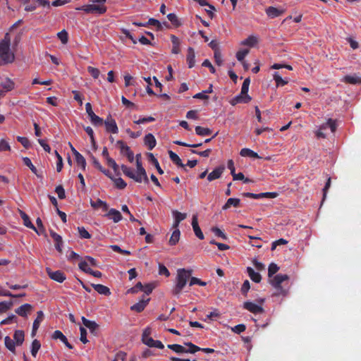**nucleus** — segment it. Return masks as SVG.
<instances>
[{
    "label": "nucleus",
    "mask_w": 361,
    "mask_h": 361,
    "mask_svg": "<svg viewBox=\"0 0 361 361\" xmlns=\"http://www.w3.org/2000/svg\"><path fill=\"white\" fill-rule=\"evenodd\" d=\"M141 155H136V170H133L126 165H121V168L123 173L128 178L133 179L137 183H148L149 179L147 175V172L142 166L140 161Z\"/></svg>",
    "instance_id": "nucleus-1"
},
{
    "label": "nucleus",
    "mask_w": 361,
    "mask_h": 361,
    "mask_svg": "<svg viewBox=\"0 0 361 361\" xmlns=\"http://www.w3.org/2000/svg\"><path fill=\"white\" fill-rule=\"evenodd\" d=\"M6 35L4 38L0 41V66H3L14 61V54L10 49V39Z\"/></svg>",
    "instance_id": "nucleus-2"
},
{
    "label": "nucleus",
    "mask_w": 361,
    "mask_h": 361,
    "mask_svg": "<svg viewBox=\"0 0 361 361\" xmlns=\"http://www.w3.org/2000/svg\"><path fill=\"white\" fill-rule=\"evenodd\" d=\"M191 271L185 269H179L177 270V276L175 280V286L172 290V294L178 295L183 288L185 286L188 281L190 278Z\"/></svg>",
    "instance_id": "nucleus-3"
},
{
    "label": "nucleus",
    "mask_w": 361,
    "mask_h": 361,
    "mask_svg": "<svg viewBox=\"0 0 361 361\" xmlns=\"http://www.w3.org/2000/svg\"><path fill=\"white\" fill-rule=\"evenodd\" d=\"M288 280L286 274H277L270 279L271 285L275 288V295H286L288 290V288H283L282 283Z\"/></svg>",
    "instance_id": "nucleus-4"
},
{
    "label": "nucleus",
    "mask_w": 361,
    "mask_h": 361,
    "mask_svg": "<svg viewBox=\"0 0 361 361\" xmlns=\"http://www.w3.org/2000/svg\"><path fill=\"white\" fill-rule=\"evenodd\" d=\"M185 345L188 347V348L183 345L179 344H169L167 347L177 353H192L194 354L197 351H200V348L195 345V344L188 342L185 343Z\"/></svg>",
    "instance_id": "nucleus-5"
},
{
    "label": "nucleus",
    "mask_w": 361,
    "mask_h": 361,
    "mask_svg": "<svg viewBox=\"0 0 361 361\" xmlns=\"http://www.w3.org/2000/svg\"><path fill=\"white\" fill-rule=\"evenodd\" d=\"M77 10H82L87 13H97L103 14L106 11V7L103 4H98L92 3V4L83 6L80 8H77Z\"/></svg>",
    "instance_id": "nucleus-6"
},
{
    "label": "nucleus",
    "mask_w": 361,
    "mask_h": 361,
    "mask_svg": "<svg viewBox=\"0 0 361 361\" xmlns=\"http://www.w3.org/2000/svg\"><path fill=\"white\" fill-rule=\"evenodd\" d=\"M85 109L88 116L90 118L91 123L93 125L101 126L103 124L102 118H101L94 113L90 103L88 102L85 104Z\"/></svg>",
    "instance_id": "nucleus-7"
},
{
    "label": "nucleus",
    "mask_w": 361,
    "mask_h": 361,
    "mask_svg": "<svg viewBox=\"0 0 361 361\" xmlns=\"http://www.w3.org/2000/svg\"><path fill=\"white\" fill-rule=\"evenodd\" d=\"M46 271L49 278L59 283L63 282L66 277L61 271H52L50 268H46Z\"/></svg>",
    "instance_id": "nucleus-8"
},
{
    "label": "nucleus",
    "mask_w": 361,
    "mask_h": 361,
    "mask_svg": "<svg viewBox=\"0 0 361 361\" xmlns=\"http://www.w3.org/2000/svg\"><path fill=\"white\" fill-rule=\"evenodd\" d=\"M243 308L253 314H260L264 312L261 305H257L250 301L245 302L243 303Z\"/></svg>",
    "instance_id": "nucleus-9"
},
{
    "label": "nucleus",
    "mask_w": 361,
    "mask_h": 361,
    "mask_svg": "<svg viewBox=\"0 0 361 361\" xmlns=\"http://www.w3.org/2000/svg\"><path fill=\"white\" fill-rule=\"evenodd\" d=\"M151 329L149 327H147L144 329L142 336V341L143 343H145L146 345L152 348L155 340H154L151 336Z\"/></svg>",
    "instance_id": "nucleus-10"
},
{
    "label": "nucleus",
    "mask_w": 361,
    "mask_h": 361,
    "mask_svg": "<svg viewBox=\"0 0 361 361\" xmlns=\"http://www.w3.org/2000/svg\"><path fill=\"white\" fill-rule=\"evenodd\" d=\"M106 129L108 132L116 134L118 132V126L114 119L111 117L107 118L104 121Z\"/></svg>",
    "instance_id": "nucleus-11"
},
{
    "label": "nucleus",
    "mask_w": 361,
    "mask_h": 361,
    "mask_svg": "<svg viewBox=\"0 0 361 361\" xmlns=\"http://www.w3.org/2000/svg\"><path fill=\"white\" fill-rule=\"evenodd\" d=\"M172 214L174 219V222L173 224L172 228H178L180 222L186 218L187 214L185 213H181L177 210L173 211Z\"/></svg>",
    "instance_id": "nucleus-12"
},
{
    "label": "nucleus",
    "mask_w": 361,
    "mask_h": 361,
    "mask_svg": "<svg viewBox=\"0 0 361 361\" xmlns=\"http://www.w3.org/2000/svg\"><path fill=\"white\" fill-rule=\"evenodd\" d=\"M192 226L195 235L200 240L204 239V236L199 226L197 216L196 214L192 216Z\"/></svg>",
    "instance_id": "nucleus-13"
},
{
    "label": "nucleus",
    "mask_w": 361,
    "mask_h": 361,
    "mask_svg": "<svg viewBox=\"0 0 361 361\" xmlns=\"http://www.w3.org/2000/svg\"><path fill=\"white\" fill-rule=\"evenodd\" d=\"M224 169H225V168L223 166L216 168L211 173H209L208 174L207 180L209 182H211L212 180L219 178L221 176L222 173H224Z\"/></svg>",
    "instance_id": "nucleus-14"
},
{
    "label": "nucleus",
    "mask_w": 361,
    "mask_h": 361,
    "mask_svg": "<svg viewBox=\"0 0 361 361\" xmlns=\"http://www.w3.org/2000/svg\"><path fill=\"white\" fill-rule=\"evenodd\" d=\"M53 339H59L61 342H63L66 346L68 349H73V345L70 344L68 341L66 337L63 334V333L59 330H56L52 334Z\"/></svg>",
    "instance_id": "nucleus-15"
},
{
    "label": "nucleus",
    "mask_w": 361,
    "mask_h": 361,
    "mask_svg": "<svg viewBox=\"0 0 361 361\" xmlns=\"http://www.w3.org/2000/svg\"><path fill=\"white\" fill-rule=\"evenodd\" d=\"M32 306L30 304L26 303L17 308L15 310V312L16 314L21 317H27V314L30 313L32 311Z\"/></svg>",
    "instance_id": "nucleus-16"
},
{
    "label": "nucleus",
    "mask_w": 361,
    "mask_h": 361,
    "mask_svg": "<svg viewBox=\"0 0 361 361\" xmlns=\"http://www.w3.org/2000/svg\"><path fill=\"white\" fill-rule=\"evenodd\" d=\"M149 301V298H143L138 302H137L136 304L132 305L130 307V310H133V311H135L137 312H141L142 311L144 310V309L147 306V305Z\"/></svg>",
    "instance_id": "nucleus-17"
},
{
    "label": "nucleus",
    "mask_w": 361,
    "mask_h": 361,
    "mask_svg": "<svg viewBox=\"0 0 361 361\" xmlns=\"http://www.w3.org/2000/svg\"><path fill=\"white\" fill-rule=\"evenodd\" d=\"M44 318V314L42 311L37 312V318L35 319L32 325V336H35L37 329L39 327L40 323L42 322Z\"/></svg>",
    "instance_id": "nucleus-18"
},
{
    "label": "nucleus",
    "mask_w": 361,
    "mask_h": 361,
    "mask_svg": "<svg viewBox=\"0 0 361 361\" xmlns=\"http://www.w3.org/2000/svg\"><path fill=\"white\" fill-rule=\"evenodd\" d=\"M19 214L23 221L24 226H25L26 227H27L29 228L34 230L37 233H38L36 227L31 222L29 216L23 211H22L20 209H19Z\"/></svg>",
    "instance_id": "nucleus-19"
},
{
    "label": "nucleus",
    "mask_w": 361,
    "mask_h": 361,
    "mask_svg": "<svg viewBox=\"0 0 361 361\" xmlns=\"http://www.w3.org/2000/svg\"><path fill=\"white\" fill-rule=\"evenodd\" d=\"M82 322L85 326L89 329L92 333H95L99 328V325L95 322L90 321L84 317H82Z\"/></svg>",
    "instance_id": "nucleus-20"
},
{
    "label": "nucleus",
    "mask_w": 361,
    "mask_h": 361,
    "mask_svg": "<svg viewBox=\"0 0 361 361\" xmlns=\"http://www.w3.org/2000/svg\"><path fill=\"white\" fill-rule=\"evenodd\" d=\"M283 13V10H280L274 6H269L266 8V13L271 18H276L281 16Z\"/></svg>",
    "instance_id": "nucleus-21"
},
{
    "label": "nucleus",
    "mask_w": 361,
    "mask_h": 361,
    "mask_svg": "<svg viewBox=\"0 0 361 361\" xmlns=\"http://www.w3.org/2000/svg\"><path fill=\"white\" fill-rule=\"evenodd\" d=\"M14 87L15 84L13 81L9 78H6L4 81L0 83V88L4 90V92L11 91Z\"/></svg>",
    "instance_id": "nucleus-22"
},
{
    "label": "nucleus",
    "mask_w": 361,
    "mask_h": 361,
    "mask_svg": "<svg viewBox=\"0 0 361 361\" xmlns=\"http://www.w3.org/2000/svg\"><path fill=\"white\" fill-rule=\"evenodd\" d=\"M50 235H51V236L52 237V238L54 239V240L55 242V247H56V249L59 252H62L61 246H62V244H63L61 236L59 235V234H57L56 233L54 232V231H51Z\"/></svg>",
    "instance_id": "nucleus-23"
},
{
    "label": "nucleus",
    "mask_w": 361,
    "mask_h": 361,
    "mask_svg": "<svg viewBox=\"0 0 361 361\" xmlns=\"http://www.w3.org/2000/svg\"><path fill=\"white\" fill-rule=\"evenodd\" d=\"M273 78L276 82V87L283 86V85L288 84L289 82V78H282V77L281 76V75L279 74V72H275L273 74Z\"/></svg>",
    "instance_id": "nucleus-24"
},
{
    "label": "nucleus",
    "mask_w": 361,
    "mask_h": 361,
    "mask_svg": "<svg viewBox=\"0 0 361 361\" xmlns=\"http://www.w3.org/2000/svg\"><path fill=\"white\" fill-rule=\"evenodd\" d=\"M240 156L244 157H248L253 159L261 158L257 152H254L253 150L249 148H243L240 152Z\"/></svg>",
    "instance_id": "nucleus-25"
},
{
    "label": "nucleus",
    "mask_w": 361,
    "mask_h": 361,
    "mask_svg": "<svg viewBox=\"0 0 361 361\" xmlns=\"http://www.w3.org/2000/svg\"><path fill=\"white\" fill-rule=\"evenodd\" d=\"M92 286L94 288V289L101 295H109L111 294L109 288L104 285L92 284Z\"/></svg>",
    "instance_id": "nucleus-26"
},
{
    "label": "nucleus",
    "mask_w": 361,
    "mask_h": 361,
    "mask_svg": "<svg viewBox=\"0 0 361 361\" xmlns=\"http://www.w3.org/2000/svg\"><path fill=\"white\" fill-rule=\"evenodd\" d=\"M171 42H172V45H173L172 50H171L172 53L175 54L180 53V39L175 35H171Z\"/></svg>",
    "instance_id": "nucleus-27"
},
{
    "label": "nucleus",
    "mask_w": 361,
    "mask_h": 361,
    "mask_svg": "<svg viewBox=\"0 0 361 361\" xmlns=\"http://www.w3.org/2000/svg\"><path fill=\"white\" fill-rule=\"evenodd\" d=\"M107 216L114 221V222L117 223L120 221L122 219L121 214L119 211L115 209H111Z\"/></svg>",
    "instance_id": "nucleus-28"
},
{
    "label": "nucleus",
    "mask_w": 361,
    "mask_h": 361,
    "mask_svg": "<svg viewBox=\"0 0 361 361\" xmlns=\"http://www.w3.org/2000/svg\"><path fill=\"white\" fill-rule=\"evenodd\" d=\"M145 144L148 147L149 149L152 150L156 145V139L154 136L149 133L145 137Z\"/></svg>",
    "instance_id": "nucleus-29"
},
{
    "label": "nucleus",
    "mask_w": 361,
    "mask_h": 361,
    "mask_svg": "<svg viewBox=\"0 0 361 361\" xmlns=\"http://www.w3.org/2000/svg\"><path fill=\"white\" fill-rule=\"evenodd\" d=\"M195 51L192 48L189 47L188 49L187 62L188 63V66L190 68H192L195 66Z\"/></svg>",
    "instance_id": "nucleus-30"
},
{
    "label": "nucleus",
    "mask_w": 361,
    "mask_h": 361,
    "mask_svg": "<svg viewBox=\"0 0 361 361\" xmlns=\"http://www.w3.org/2000/svg\"><path fill=\"white\" fill-rule=\"evenodd\" d=\"M24 332L21 330H16L13 335L14 341L16 345H21L24 341Z\"/></svg>",
    "instance_id": "nucleus-31"
},
{
    "label": "nucleus",
    "mask_w": 361,
    "mask_h": 361,
    "mask_svg": "<svg viewBox=\"0 0 361 361\" xmlns=\"http://www.w3.org/2000/svg\"><path fill=\"white\" fill-rule=\"evenodd\" d=\"M342 81L350 84H360L361 83V78L357 75H345Z\"/></svg>",
    "instance_id": "nucleus-32"
},
{
    "label": "nucleus",
    "mask_w": 361,
    "mask_h": 361,
    "mask_svg": "<svg viewBox=\"0 0 361 361\" xmlns=\"http://www.w3.org/2000/svg\"><path fill=\"white\" fill-rule=\"evenodd\" d=\"M247 272L251 279L254 282L259 283L261 281V275L255 271V270L251 267L247 268Z\"/></svg>",
    "instance_id": "nucleus-33"
},
{
    "label": "nucleus",
    "mask_w": 361,
    "mask_h": 361,
    "mask_svg": "<svg viewBox=\"0 0 361 361\" xmlns=\"http://www.w3.org/2000/svg\"><path fill=\"white\" fill-rule=\"evenodd\" d=\"M240 200L238 198H229L226 204L222 207L224 210H226L230 208L231 206L235 207H238L240 205Z\"/></svg>",
    "instance_id": "nucleus-34"
},
{
    "label": "nucleus",
    "mask_w": 361,
    "mask_h": 361,
    "mask_svg": "<svg viewBox=\"0 0 361 361\" xmlns=\"http://www.w3.org/2000/svg\"><path fill=\"white\" fill-rule=\"evenodd\" d=\"M258 42V39L256 36L250 35L247 39L241 42V44L244 46L254 47Z\"/></svg>",
    "instance_id": "nucleus-35"
},
{
    "label": "nucleus",
    "mask_w": 361,
    "mask_h": 361,
    "mask_svg": "<svg viewBox=\"0 0 361 361\" xmlns=\"http://www.w3.org/2000/svg\"><path fill=\"white\" fill-rule=\"evenodd\" d=\"M174 231L169 239V244L171 245H175L180 239V232L178 228H173Z\"/></svg>",
    "instance_id": "nucleus-36"
},
{
    "label": "nucleus",
    "mask_w": 361,
    "mask_h": 361,
    "mask_svg": "<svg viewBox=\"0 0 361 361\" xmlns=\"http://www.w3.org/2000/svg\"><path fill=\"white\" fill-rule=\"evenodd\" d=\"M6 347L13 353H15L16 343L9 336L4 338Z\"/></svg>",
    "instance_id": "nucleus-37"
},
{
    "label": "nucleus",
    "mask_w": 361,
    "mask_h": 361,
    "mask_svg": "<svg viewBox=\"0 0 361 361\" xmlns=\"http://www.w3.org/2000/svg\"><path fill=\"white\" fill-rule=\"evenodd\" d=\"M169 155L171 160L173 163H175L176 165H178V166H180V167L184 166L183 164L182 163L181 159L175 152H173L172 151H169Z\"/></svg>",
    "instance_id": "nucleus-38"
},
{
    "label": "nucleus",
    "mask_w": 361,
    "mask_h": 361,
    "mask_svg": "<svg viewBox=\"0 0 361 361\" xmlns=\"http://www.w3.org/2000/svg\"><path fill=\"white\" fill-rule=\"evenodd\" d=\"M13 305L12 301H4L0 302V314L4 313L10 310Z\"/></svg>",
    "instance_id": "nucleus-39"
},
{
    "label": "nucleus",
    "mask_w": 361,
    "mask_h": 361,
    "mask_svg": "<svg viewBox=\"0 0 361 361\" xmlns=\"http://www.w3.org/2000/svg\"><path fill=\"white\" fill-rule=\"evenodd\" d=\"M195 133L197 135L200 136L209 135L212 133V130L207 128H203L201 126H197L195 128Z\"/></svg>",
    "instance_id": "nucleus-40"
},
{
    "label": "nucleus",
    "mask_w": 361,
    "mask_h": 361,
    "mask_svg": "<svg viewBox=\"0 0 361 361\" xmlns=\"http://www.w3.org/2000/svg\"><path fill=\"white\" fill-rule=\"evenodd\" d=\"M41 348L40 342L35 339L32 343V347H31V354L33 357H36L37 352Z\"/></svg>",
    "instance_id": "nucleus-41"
},
{
    "label": "nucleus",
    "mask_w": 361,
    "mask_h": 361,
    "mask_svg": "<svg viewBox=\"0 0 361 361\" xmlns=\"http://www.w3.org/2000/svg\"><path fill=\"white\" fill-rule=\"evenodd\" d=\"M75 158L77 164L80 166L82 170H85L86 167V161L84 157L81 154L77 153Z\"/></svg>",
    "instance_id": "nucleus-42"
},
{
    "label": "nucleus",
    "mask_w": 361,
    "mask_h": 361,
    "mask_svg": "<svg viewBox=\"0 0 361 361\" xmlns=\"http://www.w3.org/2000/svg\"><path fill=\"white\" fill-rule=\"evenodd\" d=\"M117 145L119 146L121 152L127 157V154L130 153L132 151L130 147L127 146L123 141H118Z\"/></svg>",
    "instance_id": "nucleus-43"
},
{
    "label": "nucleus",
    "mask_w": 361,
    "mask_h": 361,
    "mask_svg": "<svg viewBox=\"0 0 361 361\" xmlns=\"http://www.w3.org/2000/svg\"><path fill=\"white\" fill-rule=\"evenodd\" d=\"M57 37L63 44H66L68 43V34L65 30H63L61 32H58Z\"/></svg>",
    "instance_id": "nucleus-44"
},
{
    "label": "nucleus",
    "mask_w": 361,
    "mask_h": 361,
    "mask_svg": "<svg viewBox=\"0 0 361 361\" xmlns=\"http://www.w3.org/2000/svg\"><path fill=\"white\" fill-rule=\"evenodd\" d=\"M327 128V124H322L318 128V130L315 132L316 137L317 138H325L326 135L324 133V130Z\"/></svg>",
    "instance_id": "nucleus-45"
},
{
    "label": "nucleus",
    "mask_w": 361,
    "mask_h": 361,
    "mask_svg": "<svg viewBox=\"0 0 361 361\" xmlns=\"http://www.w3.org/2000/svg\"><path fill=\"white\" fill-rule=\"evenodd\" d=\"M23 163L30 168L32 173H34L37 176H39L37 173L36 167L32 164L31 160L28 157L23 158Z\"/></svg>",
    "instance_id": "nucleus-46"
},
{
    "label": "nucleus",
    "mask_w": 361,
    "mask_h": 361,
    "mask_svg": "<svg viewBox=\"0 0 361 361\" xmlns=\"http://www.w3.org/2000/svg\"><path fill=\"white\" fill-rule=\"evenodd\" d=\"M78 231L80 235V237L83 239H90L91 238V235L90 233L83 226L78 227Z\"/></svg>",
    "instance_id": "nucleus-47"
},
{
    "label": "nucleus",
    "mask_w": 361,
    "mask_h": 361,
    "mask_svg": "<svg viewBox=\"0 0 361 361\" xmlns=\"http://www.w3.org/2000/svg\"><path fill=\"white\" fill-rule=\"evenodd\" d=\"M112 180L114 182L116 187L118 189H124L127 185L126 183L121 178H114Z\"/></svg>",
    "instance_id": "nucleus-48"
},
{
    "label": "nucleus",
    "mask_w": 361,
    "mask_h": 361,
    "mask_svg": "<svg viewBox=\"0 0 361 361\" xmlns=\"http://www.w3.org/2000/svg\"><path fill=\"white\" fill-rule=\"evenodd\" d=\"M214 61L216 65L221 66L223 64L222 55L219 49H216L214 54Z\"/></svg>",
    "instance_id": "nucleus-49"
},
{
    "label": "nucleus",
    "mask_w": 361,
    "mask_h": 361,
    "mask_svg": "<svg viewBox=\"0 0 361 361\" xmlns=\"http://www.w3.org/2000/svg\"><path fill=\"white\" fill-rule=\"evenodd\" d=\"M90 204L94 209H97V208H99L102 207L106 208V207H107L106 203L105 202L101 200L100 199H98L96 201L91 200Z\"/></svg>",
    "instance_id": "nucleus-50"
},
{
    "label": "nucleus",
    "mask_w": 361,
    "mask_h": 361,
    "mask_svg": "<svg viewBox=\"0 0 361 361\" xmlns=\"http://www.w3.org/2000/svg\"><path fill=\"white\" fill-rule=\"evenodd\" d=\"M238 96L240 103L247 104L252 99L251 97L247 93L243 94L242 92H240V94Z\"/></svg>",
    "instance_id": "nucleus-51"
},
{
    "label": "nucleus",
    "mask_w": 361,
    "mask_h": 361,
    "mask_svg": "<svg viewBox=\"0 0 361 361\" xmlns=\"http://www.w3.org/2000/svg\"><path fill=\"white\" fill-rule=\"evenodd\" d=\"M248 53V49H240L236 53V59L239 61H243Z\"/></svg>",
    "instance_id": "nucleus-52"
},
{
    "label": "nucleus",
    "mask_w": 361,
    "mask_h": 361,
    "mask_svg": "<svg viewBox=\"0 0 361 361\" xmlns=\"http://www.w3.org/2000/svg\"><path fill=\"white\" fill-rule=\"evenodd\" d=\"M87 71L94 79L98 78L100 74V71L98 68L92 66L87 67Z\"/></svg>",
    "instance_id": "nucleus-53"
},
{
    "label": "nucleus",
    "mask_w": 361,
    "mask_h": 361,
    "mask_svg": "<svg viewBox=\"0 0 361 361\" xmlns=\"http://www.w3.org/2000/svg\"><path fill=\"white\" fill-rule=\"evenodd\" d=\"M279 269V267L276 264L271 263L268 268L269 277L271 278L274 274H275L278 271Z\"/></svg>",
    "instance_id": "nucleus-54"
},
{
    "label": "nucleus",
    "mask_w": 361,
    "mask_h": 361,
    "mask_svg": "<svg viewBox=\"0 0 361 361\" xmlns=\"http://www.w3.org/2000/svg\"><path fill=\"white\" fill-rule=\"evenodd\" d=\"M212 231L216 235L220 238H221L224 240L227 239L226 235L219 228L217 227H213L212 228Z\"/></svg>",
    "instance_id": "nucleus-55"
},
{
    "label": "nucleus",
    "mask_w": 361,
    "mask_h": 361,
    "mask_svg": "<svg viewBox=\"0 0 361 361\" xmlns=\"http://www.w3.org/2000/svg\"><path fill=\"white\" fill-rule=\"evenodd\" d=\"M80 340L81 342H82L83 343H87L88 342V340L87 338V331L86 329L82 327V326H80Z\"/></svg>",
    "instance_id": "nucleus-56"
},
{
    "label": "nucleus",
    "mask_w": 361,
    "mask_h": 361,
    "mask_svg": "<svg viewBox=\"0 0 361 361\" xmlns=\"http://www.w3.org/2000/svg\"><path fill=\"white\" fill-rule=\"evenodd\" d=\"M155 121V118L152 116H148L140 118L138 120L134 121V123L136 124H143L146 123H149Z\"/></svg>",
    "instance_id": "nucleus-57"
},
{
    "label": "nucleus",
    "mask_w": 361,
    "mask_h": 361,
    "mask_svg": "<svg viewBox=\"0 0 361 361\" xmlns=\"http://www.w3.org/2000/svg\"><path fill=\"white\" fill-rule=\"evenodd\" d=\"M106 162H107V164L112 167L114 172L115 173H118V164L116 163V161H114V159H113L111 157H107V159H106Z\"/></svg>",
    "instance_id": "nucleus-58"
},
{
    "label": "nucleus",
    "mask_w": 361,
    "mask_h": 361,
    "mask_svg": "<svg viewBox=\"0 0 361 361\" xmlns=\"http://www.w3.org/2000/svg\"><path fill=\"white\" fill-rule=\"evenodd\" d=\"M143 286L140 282H138L134 287L128 290V293H137L140 290H142Z\"/></svg>",
    "instance_id": "nucleus-59"
},
{
    "label": "nucleus",
    "mask_w": 361,
    "mask_h": 361,
    "mask_svg": "<svg viewBox=\"0 0 361 361\" xmlns=\"http://www.w3.org/2000/svg\"><path fill=\"white\" fill-rule=\"evenodd\" d=\"M55 192L58 195L59 199L63 200L66 197L65 190L61 185L56 186Z\"/></svg>",
    "instance_id": "nucleus-60"
},
{
    "label": "nucleus",
    "mask_w": 361,
    "mask_h": 361,
    "mask_svg": "<svg viewBox=\"0 0 361 361\" xmlns=\"http://www.w3.org/2000/svg\"><path fill=\"white\" fill-rule=\"evenodd\" d=\"M190 286H193L195 284L200 285L201 286H206V282L202 281L200 279L196 278V277H191L189 283Z\"/></svg>",
    "instance_id": "nucleus-61"
},
{
    "label": "nucleus",
    "mask_w": 361,
    "mask_h": 361,
    "mask_svg": "<svg viewBox=\"0 0 361 361\" xmlns=\"http://www.w3.org/2000/svg\"><path fill=\"white\" fill-rule=\"evenodd\" d=\"M159 274L160 275H164L166 277L170 276V272L168 269L162 264H159Z\"/></svg>",
    "instance_id": "nucleus-62"
},
{
    "label": "nucleus",
    "mask_w": 361,
    "mask_h": 361,
    "mask_svg": "<svg viewBox=\"0 0 361 361\" xmlns=\"http://www.w3.org/2000/svg\"><path fill=\"white\" fill-rule=\"evenodd\" d=\"M10 150H11V147H10L8 142L7 141H6L5 140L2 139L0 141V152L10 151Z\"/></svg>",
    "instance_id": "nucleus-63"
},
{
    "label": "nucleus",
    "mask_w": 361,
    "mask_h": 361,
    "mask_svg": "<svg viewBox=\"0 0 361 361\" xmlns=\"http://www.w3.org/2000/svg\"><path fill=\"white\" fill-rule=\"evenodd\" d=\"M126 353L121 351L116 353L113 361H126Z\"/></svg>",
    "instance_id": "nucleus-64"
}]
</instances>
